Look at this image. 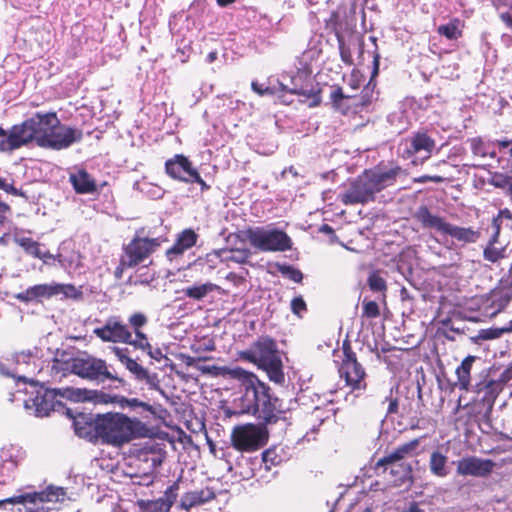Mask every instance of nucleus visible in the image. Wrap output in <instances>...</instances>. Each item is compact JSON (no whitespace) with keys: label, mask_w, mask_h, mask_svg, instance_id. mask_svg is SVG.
I'll list each match as a JSON object with an SVG mask.
<instances>
[{"label":"nucleus","mask_w":512,"mask_h":512,"mask_svg":"<svg viewBox=\"0 0 512 512\" xmlns=\"http://www.w3.org/2000/svg\"><path fill=\"white\" fill-rule=\"evenodd\" d=\"M225 375L240 382L241 396L235 399L240 413L252 414L265 424L275 423L282 412L279 399L270 394V388L256 375L240 367L229 368Z\"/></svg>","instance_id":"1"},{"label":"nucleus","mask_w":512,"mask_h":512,"mask_svg":"<svg viewBox=\"0 0 512 512\" xmlns=\"http://www.w3.org/2000/svg\"><path fill=\"white\" fill-rule=\"evenodd\" d=\"M403 175L404 171L400 166L365 170L340 194V200L345 205L366 204L373 201L377 193L395 185L397 179Z\"/></svg>","instance_id":"2"},{"label":"nucleus","mask_w":512,"mask_h":512,"mask_svg":"<svg viewBox=\"0 0 512 512\" xmlns=\"http://www.w3.org/2000/svg\"><path fill=\"white\" fill-rule=\"evenodd\" d=\"M77 128L62 125L55 112L34 113V142L43 148L63 150L82 140Z\"/></svg>","instance_id":"3"},{"label":"nucleus","mask_w":512,"mask_h":512,"mask_svg":"<svg viewBox=\"0 0 512 512\" xmlns=\"http://www.w3.org/2000/svg\"><path fill=\"white\" fill-rule=\"evenodd\" d=\"M96 428L103 443L121 446L142 436L144 425L121 413H106L97 415Z\"/></svg>","instance_id":"4"},{"label":"nucleus","mask_w":512,"mask_h":512,"mask_svg":"<svg viewBox=\"0 0 512 512\" xmlns=\"http://www.w3.org/2000/svg\"><path fill=\"white\" fill-rule=\"evenodd\" d=\"M415 218L424 228L432 229L441 235L451 236L462 244L475 243L479 233L471 227H460L447 222L443 217L432 214L426 206H421L415 213Z\"/></svg>","instance_id":"5"},{"label":"nucleus","mask_w":512,"mask_h":512,"mask_svg":"<svg viewBox=\"0 0 512 512\" xmlns=\"http://www.w3.org/2000/svg\"><path fill=\"white\" fill-rule=\"evenodd\" d=\"M250 244L262 252H285L292 248V240L286 232L271 226L248 229Z\"/></svg>","instance_id":"6"},{"label":"nucleus","mask_w":512,"mask_h":512,"mask_svg":"<svg viewBox=\"0 0 512 512\" xmlns=\"http://www.w3.org/2000/svg\"><path fill=\"white\" fill-rule=\"evenodd\" d=\"M166 241L167 238L164 236H135L133 240L124 248V253L120 259V266L122 268H132L143 263Z\"/></svg>","instance_id":"7"},{"label":"nucleus","mask_w":512,"mask_h":512,"mask_svg":"<svg viewBox=\"0 0 512 512\" xmlns=\"http://www.w3.org/2000/svg\"><path fill=\"white\" fill-rule=\"evenodd\" d=\"M279 84L281 90L301 96V101L310 108L319 106L322 101L321 87L318 83H312L311 70L307 66L298 69L297 73L291 76L290 86L283 81Z\"/></svg>","instance_id":"8"},{"label":"nucleus","mask_w":512,"mask_h":512,"mask_svg":"<svg viewBox=\"0 0 512 512\" xmlns=\"http://www.w3.org/2000/svg\"><path fill=\"white\" fill-rule=\"evenodd\" d=\"M34 257L43 264L54 266L58 263L67 272H75L81 266V256L74 250L71 242H62L57 254L50 253L43 245L34 242Z\"/></svg>","instance_id":"9"},{"label":"nucleus","mask_w":512,"mask_h":512,"mask_svg":"<svg viewBox=\"0 0 512 512\" xmlns=\"http://www.w3.org/2000/svg\"><path fill=\"white\" fill-rule=\"evenodd\" d=\"M419 443V439H413L399 445L395 450L377 461L376 469L383 468L384 471L390 469L391 474H400L399 480H404L410 475L411 467L401 461L416 456Z\"/></svg>","instance_id":"10"},{"label":"nucleus","mask_w":512,"mask_h":512,"mask_svg":"<svg viewBox=\"0 0 512 512\" xmlns=\"http://www.w3.org/2000/svg\"><path fill=\"white\" fill-rule=\"evenodd\" d=\"M268 440L265 428L255 424H245L234 427L231 434L233 447L242 452H252L263 447Z\"/></svg>","instance_id":"11"},{"label":"nucleus","mask_w":512,"mask_h":512,"mask_svg":"<svg viewBox=\"0 0 512 512\" xmlns=\"http://www.w3.org/2000/svg\"><path fill=\"white\" fill-rule=\"evenodd\" d=\"M166 173L173 179L185 183H197L201 190L209 189V185L201 178L199 172L193 167L190 160L182 155L177 154L165 163Z\"/></svg>","instance_id":"12"},{"label":"nucleus","mask_w":512,"mask_h":512,"mask_svg":"<svg viewBox=\"0 0 512 512\" xmlns=\"http://www.w3.org/2000/svg\"><path fill=\"white\" fill-rule=\"evenodd\" d=\"M113 353L125 368L138 381H144L150 389L158 391L163 397H167L165 391L160 386V381L156 373H150L146 368L140 365L136 360L129 356V349L114 346Z\"/></svg>","instance_id":"13"},{"label":"nucleus","mask_w":512,"mask_h":512,"mask_svg":"<svg viewBox=\"0 0 512 512\" xmlns=\"http://www.w3.org/2000/svg\"><path fill=\"white\" fill-rule=\"evenodd\" d=\"M435 146V140L426 132H417L399 144L398 153L406 159L419 156L423 161L430 158Z\"/></svg>","instance_id":"14"},{"label":"nucleus","mask_w":512,"mask_h":512,"mask_svg":"<svg viewBox=\"0 0 512 512\" xmlns=\"http://www.w3.org/2000/svg\"><path fill=\"white\" fill-rule=\"evenodd\" d=\"M71 371L82 378L90 380L117 379L108 371L104 360L94 357L74 359L71 364Z\"/></svg>","instance_id":"15"},{"label":"nucleus","mask_w":512,"mask_h":512,"mask_svg":"<svg viewBox=\"0 0 512 512\" xmlns=\"http://www.w3.org/2000/svg\"><path fill=\"white\" fill-rule=\"evenodd\" d=\"M32 141V119L14 125L9 131L0 127V151H13Z\"/></svg>","instance_id":"16"},{"label":"nucleus","mask_w":512,"mask_h":512,"mask_svg":"<svg viewBox=\"0 0 512 512\" xmlns=\"http://www.w3.org/2000/svg\"><path fill=\"white\" fill-rule=\"evenodd\" d=\"M344 358L339 367L341 377H344L348 386L353 390H363L366 387L365 370L362 365L358 363L355 355L349 350H343Z\"/></svg>","instance_id":"17"},{"label":"nucleus","mask_w":512,"mask_h":512,"mask_svg":"<svg viewBox=\"0 0 512 512\" xmlns=\"http://www.w3.org/2000/svg\"><path fill=\"white\" fill-rule=\"evenodd\" d=\"M93 333L103 342L125 344L130 341V329L119 316L108 317L102 326L93 330Z\"/></svg>","instance_id":"18"},{"label":"nucleus","mask_w":512,"mask_h":512,"mask_svg":"<svg viewBox=\"0 0 512 512\" xmlns=\"http://www.w3.org/2000/svg\"><path fill=\"white\" fill-rule=\"evenodd\" d=\"M494 467L495 463L492 460L476 456H466L456 462V472L463 477L484 478L492 473Z\"/></svg>","instance_id":"19"},{"label":"nucleus","mask_w":512,"mask_h":512,"mask_svg":"<svg viewBox=\"0 0 512 512\" xmlns=\"http://www.w3.org/2000/svg\"><path fill=\"white\" fill-rule=\"evenodd\" d=\"M73 498L67 494L63 487L49 485L45 490L34 492V512H51L55 509L54 506L39 507L38 504H52L64 503L71 501Z\"/></svg>","instance_id":"20"},{"label":"nucleus","mask_w":512,"mask_h":512,"mask_svg":"<svg viewBox=\"0 0 512 512\" xmlns=\"http://www.w3.org/2000/svg\"><path fill=\"white\" fill-rule=\"evenodd\" d=\"M34 412L36 416H48L51 411L56 410L61 402L56 399L55 390L44 389L42 385L34 381Z\"/></svg>","instance_id":"21"},{"label":"nucleus","mask_w":512,"mask_h":512,"mask_svg":"<svg viewBox=\"0 0 512 512\" xmlns=\"http://www.w3.org/2000/svg\"><path fill=\"white\" fill-rule=\"evenodd\" d=\"M252 360L259 367H264L267 365H273L274 362H277L280 359L277 351V346L274 340L270 338H262L252 348Z\"/></svg>","instance_id":"22"},{"label":"nucleus","mask_w":512,"mask_h":512,"mask_svg":"<svg viewBox=\"0 0 512 512\" xmlns=\"http://www.w3.org/2000/svg\"><path fill=\"white\" fill-rule=\"evenodd\" d=\"M79 291L72 284H59V283H48L34 285V297H53L62 296L63 298L77 299L81 296Z\"/></svg>","instance_id":"23"},{"label":"nucleus","mask_w":512,"mask_h":512,"mask_svg":"<svg viewBox=\"0 0 512 512\" xmlns=\"http://www.w3.org/2000/svg\"><path fill=\"white\" fill-rule=\"evenodd\" d=\"M512 294L510 289L499 287L492 290L483 302V311L486 316H495L510 302Z\"/></svg>","instance_id":"24"},{"label":"nucleus","mask_w":512,"mask_h":512,"mask_svg":"<svg viewBox=\"0 0 512 512\" xmlns=\"http://www.w3.org/2000/svg\"><path fill=\"white\" fill-rule=\"evenodd\" d=\"M61 395L75 402L92 401L94 403H114L117 400V397H113L109 394L87 389L66 388Z\"/></svg>","instance_id":"25"},{"label":"nucleus","mask_w":512,"mask_h":512,"mask_svg":"<svg viewBox=\"0 0 512 512\" xmlns=\"http://www.w3.org/2000/svg\"><path fill=\"white\" fill-rule=\"evenodd\" d=\"M73 426L76 435L79 437L88 439L89 441L99 439L96 428V418L91 414L80 413L73 417Z\"/></svg>","instance_id":"26"},{"label":"nucleus","mask_w":512,"mask_h":512,"mask_svg":"<svg viewBox=\"0 0 512 512\" xmlns=\"http://www.w3.org/2000/svg\"><path fill=\"white\" fill-rule=\"evenodd\" d=\"M215 493L208 487L185 493L180 501V507L189 511L195 506L202 505L214 499Z\"/></svg>","instance_id":"27"},{"label":"nucleus","mask_w":512,"mask_h":512,"mask_svg":"<svg viewBox=\"0 0 512 512\" xmlns=\"http://www.w3.org/2000/svg\"><path fill=\"white\" fill-rule=\"evenodd\" d=\"M502 389L501 382H497L495 379H490L483 384L477 385L479 399L489 410L492 409L494 402Z\"/></svg>","instance_id":"28"},{"label":"nucleus","mask_w":512,"mask_h":512,"mask_svg":"<svg viewBox=\"0 0 512 512\" xmlns=\"http://www.w3.org/2000/svg\"><path fill=\"white\" fill-rule=\"evenodd\" d=\"M197 235L194 231L187 229L184 230L177 238L176 242L171 248L166 251V255L169 260H173L176 257L182 255L186 250L195 245Z\"/></svg>","instance_id":"29"},{"label":"nucleus","mask_w":512,"mask_h":512,"mask_svg":"<svg viewBox=\"0 0 512 512\" xmlns=\"http://www.w3.org/2000/svg\"><path fill=\"white\" fill-rule=\"evenodd\" d=\"M472 154L478 158H496L494 142L484 141L481 137H474L468 140Z\"/></svg>","instance_id":"30"},{"label":"nucleus","mask_w":512,"mask_h":512,"mask_svg":"<svg viewBox=\"0 0 512 512\" xmlns=\"http://www.w3.org/2000/svg\"><path fill=\"white\" fill-rule=\"evenodd\" d=\"M489 174L488 184L501 189L504 195L512 202V171L508 173L489 172Z\"/></svg>","instance_id":"31"},{"label":"nucleus","mask_w":512,"mask_h":512,"mask_svg":"<svg viewBox=\"0 0 512 512\" xmlns=\"http://www.w3.org/2000/svg\"><path fill=\"white\" fill-rule=\"evenodd\" d=\"M429 470L432 475L445 478L449 474L448 457L436 450L430 454Z\"/></svg>","instance_id":"32"},{"label":"nucleus","mask_w":512,"mask_h":512,"mask_svg":"<svg viewBox=\"0 0 512 512\" xmlns=\"http://www.w3.org/2000/svg\"><path fill=\"white\" fill-rule=\"evenodd\" d=\"M70 181L78 193H91L95 190L94 181L84 170H79L76 173L71 174Z\"/></svg>","instance_id":"33"},{"label":"nucleus","mask_w":512,"mask_h":512,"mask_svg":"<svg viewBox=\"0 0 512 512\" xmlns=\"http://www.w3.org/2000/svg\"><path fill=\"white\" fill-rule=\"evenodd\" d=\"M222 253L223 263L230 262L244 264L251 256V251L247 248L220 249Z\"/></svg>","instance_id":"34"},{"label":"nucleus","mask_w":512,"mask_h":512,"mask_svg":"<svg viewBox=\"0 0 512 512\" xmlns=\"http://www.w3.org/2000/svg\"><path fill=\"white\" fill-rule=\"evenodd\" d=\"M476 360L475 356H467L456 369V374L461 389L468 390L470 385V372L473 362Z\"/></svg>","instance_id":"35"},{"label":"nucleus","mask_w":512,"mask_h":512,"mask_svg":"<svg viewBox=\"0 0 512 512\" xmlns=\"http://www.w3.org/2000/svg\"><path fill=\"white\" fill-rule=\"evenodd\" d=\"M217 285L213 283H204L200 285H194L191 287H187L183 290L184 294L194 300H202L204 297L208 295V293L217 289Z\"/></svg>","instance_id":"36"},{"label":"nucleus","mask_w":512,"mask_h":512,"mask_svg":"<svg viewBox=\"0 0 512 512\" xmlns=\"http://www.w3.org/2000/svg\"><path fill=\"white\" fill-rule=\"evenodd\" d=\"M493 4L499 10V17L508 28H512V1L493 0Z\"/></svg>","instance_id":"37"},{"label":"nucleus","mask_w":512,"mask_h":512,"mask_svg":"<svg viewBox=\"0 0 512 512\" xmlns=\"http://www.w3.org/2000/svg\"><path fill=\"white\" fill-rule=\"evenodd\" d=\"M437 32L448 40H457L462 34L460 30V21L458 19H454L447 24L440 25L437 28Z\"/></svg>","instance_id":"38"},{"label":"nucleus","mask_w":512,"mask_h":512,"mask_svg":"<svg viewBox=\"0 0 512 512\" xmlns=\"http://www.w3.org/2000/svg\"><path fill=\"white\" fill-rule=\"evenodd\" d=\"M368 286L373 292L384 293L387 290L386 280L381 276L379 271H373L367 279Z\"/></svg>","instance_id":"39"},{"label":"nucleus","mask_w":512,"mask_h":512,"mask_svg":"<svg viewBox=\"0 0 512 512\" xmlns=\"http://www.w3.org/2000/svg\"><path fill=\"white\" fill-rule=\"evenodd\" d=\"M348 99L344 95L341 87H332L330 92V100L335 110L345 113L347 106L344 105V100Z\"/></svg>","instance_id":"40"},{"label":"nucleus","mask_w":512,"mask_h":512,"mask_svg":"<svg viewBox=\"0 0 512 512\" xmlns=\"http://www.w3.org/2000/svg\"><path fill=\"white\" fill-rule=\"evenodd\" d=\"M125 344L131 345L135 349H139L145 352H147L151 347L147 335L142 331H137V333H135V338H133L132 332L130 331V341L126 342Z\"/></svg>","instance_id":"41"},{"label":"nucleus","mask_w":512,"mask_h":512,"mask_svg":"<svg viewBox=\"0 0 512 512\" xmlns=\"http://www.w3.org/2000/svg\"><path fill=\"white\" fill-rule=\"evenodd\" d=\"M16 462L12 459L3 460L0 463V484H6L12 478L16 469Z\"/></svg>","instance_id":"42"},{"label":"nucleus","mask_w":512,"mask_h":512,"mask_svg":"<svg viewBox=\"0 0 512 512\" xmlns=\"http://www.w3.org/2000/svg\"><path fill=\"white\" fill-rule=\"evenodd\" d=\"M268 374L269 379L275 383H282L284 381V374L282 371L281 360L274 362L273 365H267L262 367Z\"/></svg>","instance_id":"43"},{"label":"nucleus","mask_w":512,"mask_h":512,"mask_svg":"<svg viewBox=\"0 0 512 512\" xmlns=\"http://www.w3.org/2000/svg\"><path fill=\"white\" fill-rule=\"evenodd\" d=\"M278 271L283 275L284 277L289 278L295 283H300L303 279V274L300 270L294 268L291 265L282 264L278 265Z\"/></svg>","instance_id":"44"},{"label":"nucleus","mask_w":512,"mask_h":512,"mask_svg":"<svg viewBox=\"0 0 512 512\" xmlns=\"http://www.w3.org/2000/svg\"><path fill=\"white\" fill-rule=\"evenodd\" d=\"M128 323L135 334L148 323V318L145 314L137 312L129 316Z\"/></svg>","instance_id":"45"},{"label":"nucleus","mask_w":512,"mask_h":512,"mask_svg":"<svg viewBox=\"0 0 512 512\" xmlns=\"http://www.w3.org/2000/svg\"><path fill=\"white\" fill-rule=\"evenodd\" d=\"M178 490H179V483L174 482L171 486H169L167 488V490L164 493V496L159 498L158 500H161L162 502H164V504H166V506H167V509L170 510V508L176 501Z\"/></svg>","instance_id":"46"},{"label":"nucleus","mask_w":512,"mask_h":512,"mask_svg":"<svg viewBox=\"0 0 512 512\" xmlns=\"http://www.w3.org/2000/svg\"><path fill=\"white\" fill-rule=\"evenodd\" d=\"M483 256L485 260L495 263L504 257V250L493 246L491 243L484 249Z\"/></svg>","instance_id":"47"},{"label":"nucleus","mask_w":512,"mask_h":512,"mask_svg":"<svg viewBox=\"0 0 512 512\" xmlns=\"http://www.w3.org/2000/svg\"><path fill=\"white\" fill-rule=\"evenodd\" d=\"M200 261H202L203 265L207 266L210 270L216 268L219 263L223 262L221 250L208 253L206 257Z\"/></svg>","instance_id":"48"},{"label":"nucleus","mask_w":512,"mask_h":512,"mask_svg":"<svg viewBox=\"0 0 512 512\" xmlns=\"http://www.w3.org/2000/svg\"><path fill=\"white\" fill-rule=\"evenodd\" d=\"M13 403H19L21 404L24 409L30 410V402L32 401V398L29 396L27 397V391L17 390L15 393L11 394V397L9 399Z\"/></svg>","instance_id":"49"},{"label":"nucleus","mask_w":512,"mask_h":512,"mask_svg":"<svg viewBox=\"0 0 512 512\" xmlns=\"http://www.w3.org/2000/svg\"><path fill=\"white\" fill-rule=\"evenodd\" d=\"M363 314L368 318H376L379 316V307L375 301L363 302Z\"/></svg>","instance_id":"50"},{"label":"nucleus","mask_w":512,"mask_h":512,"mask_svg":"<svg viewBox=\"0 0 512 512\" xmlns=\"http://www.w3.org/2000/svg\"><path fill=\"white\" fill-rule=\"evenodd\" d=\"M166 504L161 500L148 502L144 507L143 512H168Z\"/></svg>","instance_id":"51"},{"label":"nucleus","mask_w":512,"mask_h":512,"mask_svg":"<svg viewBox=\"0 0 512 512\" xmlns=\"http://www.w3.org/2000/svg\"><path fill=\"white\" fill-rule=\"evenodd\" d=\"M291 310L297 316H301L306 311V303L301 296L292 299Z\"/></svg>","instance_id":"52"},{"label":"nucleus","mask_w":512,"mask_h":512,"mask_svg":"<svg viewBox=\"0 0 512 512\" xmlns=\"http://www.w3.org/2000/svg\"><path fill=\"white\" fill-rule=\"evenodd\" d=\"M339 51L342 61L347 65H351L353 63L351 51L342 40H339Z\"/></svg>","instance_id":"53"},{"label":"nucleus","mask_w":512,"mask_h":512,"mask_svg":"<svg viewBox=\"0 0 512 512\" xmlns=\"http://www.w3.org/2000/svg\"><path fill=\"white\" fill-rule=\"evenodd\" d=\"M15 242L23 247L27 252H29L32 248V239L26 236H23L19 233H16L14 236Z\"/></svg>","instance_id":"54"},{"label":"nucleus","mask_w":512,"mask_h":512,"mask_svg":"<svg viewBox=\"0 0 512 512\" xmlns=\"http://www.w3.org/2000/svg\"><path fill=\"white\" fill-rule=\"evenodd\" d=\"M121 402H125L128 404V406L130 407H141L142 409H144L145 411H152V407L151 405H149L148 403L146 402H143V401H140L136 398H132V399H125V398H122L121 399Z\"/></svg>","instance_id":"55"},{"label":"nucleus","mask_w":512,"mask_h":512,"mask_svg":"<svg viewBox=\"0 0 512 512\" xmlns=\"http://www.w3.org/2000/svg\"><path fill=\"white\" fill-rule=\"evenodd\" d=\"M497 382H501V387L503 388L505 384L512 380V366L505 368L499 377L495 379Z\"/></svg>","instance_id":"56"},{"label":"nucleus","mask_w":512,"mask_h":512,"mask_svg":"<svg viewBox=\"0 0 512 512\" xmlns=\"http://www.w3.org/2000/svg\"><path fill=\"white\" fill-rule=\"evenodd\" d=\"M251 87L252 90L260 96L273 93V90L270 87L265 86L264 84H259L257 82H252Z\"/></svg>","instance_id":"57"},{"label":"nucleus","mask_w":512,"mask_h":512,"mask_svg":"<svg viewBox=\"0 0 512 512\" xmlns=\"http://www.w3.org/2000/svg\"><path fill=\"white\" fill-rule=\"evenodd\" d=\"M31 356H32V353L30 352V350L17 352V353H15V362H16V364L24 363V364L28 365L30 362Z\"/></svg>","instance_id":"58"},{"label":"nucleus","mask_w":512,"mask_h":512,"mask_svg":"<svg viewBox=\"0 0 512 512\" xmlns=\"http://www.w3.org/2000/svg\"><path fill=\"white\" fill-rule=\"evenodd\" d=\"M263 462L265 463L266 468H269L268 463H271L272 465L277 464L280 462V460H276L275 453L272 450H266L262 454Z\"/></svg>","instance_id":"59"},{"label":"nucleus","mask_w":512,"mask_h":512,"mask_svg":"<svg viewBox=\"0 0 512 512\" xmlns=\"http://www.w3.org/2000/svg\"><path fill=\"white\" fill-rule=\"evenodd\" d=\"M147 354L154 360L160 362L164 358V354L160 348H152L148 349Z\"/></svg>","instance_id":"60"},{"label":"nucleus","mask_w":512,"mask_h":512,"mask_svg":"<svg viewBox=\"0 0 512 512\" xmlns=\"http://www.w3.org/2000/svg\"><path fill=\"white\" fill-rule=\"evenodd\" d=\"M498 218L512 220V213L509 209L504 208L499 211Z\"/></svg>","instance_id":"61"},{"label":"nucleus","mask_w":512,"mask_h":512,"mask_svg":"<svg viewBox=\"0 0 512 512\" xmlns=\"http://www.w3.org/2000/svg\"><path fill=\"white\" fill-rule=\"evenodd\" d=\"M495 144H498L501 148H509V150L512 148V140L511 139H504V140H497Z\"/></svg>","instance_id":"62"},{"label":"nucleus","mask_w":512,"mask_h":512,"mask_svg":"<svg viewBox=\"0 0 512 512\" xmlns=\"http://www.w3.org/2000/svg\"><path fill=\"white\" fill-rule=\"evenodd\" d=\"M398 401L397 399H390L388 406V413H395L397 411Z\"/></svg>","instance_id":"63"},{"label":"nucleus","mask_w":512,"mask_h":512,"mask_svg":"<svg viewBox=\"0 0 512 512\" xmlns=\"http://www.w3.org/2000/svg\"><path fill=\"white\" fill-rule=\"evenodd\" d=\"M0 374L4 375V376H8V377H13V378L16 377V375L13 372H10L8 369H6L4 364H2L1 362H0Z\"/></svg>","instance_id":"64"}]
</instances>
